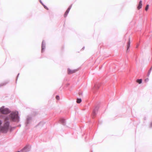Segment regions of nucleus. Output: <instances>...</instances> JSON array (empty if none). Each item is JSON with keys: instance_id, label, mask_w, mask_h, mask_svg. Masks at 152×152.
<instances>
[{"instance_id": "1", "label": "nucleus", "mask_w": 152, "mask_h": 152, "mask_svg": "<svg viewBox=\"0 0 152 152\" xmlns=\"http://www.w3.org/2000/svg\"><path fill=\"white\" fill-rule=\"evenodd\" d=\"M10 118L7 117L5 118L4 124L3 126L0 127V131L4 133H5L7 132L9 127V123L8 121L10 120H12L14 121H18L19 117L18 116V113L16 112L12 113L10 115Z\"/></svg>"}, {"instance_id": "2", "label": "nucleus", "mask_w": 152, "mask_h": 152, "mask_svg": "<svg viewBox=\"0 0 152 152\" xmlns=\"http://www.w3.org/2000/svg\"><path fill=\"white\" fill-rule=\"evenodd\" d=\"M0 112L3 114H7L9 113L10 112L8 109L3 106L0 108Z\"/></svg>"}, {"instance_id": "3", "label": "nucleus", "mask_w": 152, "mask_h": 152, "mask_svg": "<svg viewBox=\"0 0 152 152\" xmlns=\"http://www.w3.org/2000/svg\"><path fill=\"white\" fill-rule=\"evenodd\" d=\"M77 71V70H72L69 69H68L67 72H68V74H72L73 73H75Z\"/></svg>"}, {"instance_id": "4", "label": "nucleus", "mask_w": 152, "mask_h": 152, "mask_svg": "<svg viewBox=\"0 0 152 152\" xmlns=\"http://www.w3.org/2000/svg\"><path fill=\"white\" fill-rule=\"evenodd\" d=\"M142 1H140L139 2V4L137 7V9H138V10H139V9H141L142 8Z\"/></svg>"}, {"instance_id": "5", "label": "nucleus", "mask_w": 152, "mask_h": 152, "mask_svg": "<svg viewBox=\"0 0 152 152\" xmlns=\"http://www.w3.org/2000/svg\"><path fill=\"white\" fill-rule=\"evenodd\" d=\"M71 8V7H69L67 9V10H66V12H65V13H64V17H66V16L68 14V13L69 10H70Z\"/></svg>"}, {"instance_id": "6", "label": "nucleus", "mask_w": 152, "mask_h": 152, "mask_svg": "<svg viewBox=\"0 0 152 152\" xmlns=\"http://www.w3.org/2000/svg\"><path fill=\"white\" fill-rule=\"evenodd\" d=\"M131 43V41H130V39L129 38V39L128 42L127 43V51L128 50V49H129L130 46V44Z\"/></svg>"}, {"instance_id": "7", "label": "nucleus", "mask_w": 152, "mask_h": 152, "mask_svg": "<svg viewBox=\"0 0 152 152\" xmlns=\"http://www.w3.org/2000/svg\"><path fill=\"white\" fill-rule=\"evenodd\" d=\"M97 113V110H94L93 111V115L94 116Z\"/></svg>"}, {"instance_id": "8", "label": "nucleus", "mask_w": 152, "mask_h": 152, "mask_svg": "<svg viewBox=\"0 0 152 152\" xmlns=\"http://www.w3.org/2000/svg\"><path fill=\"white\" fill-rule=\"evenodd\" d=\"M76 102L77 103H80L81 102V100L80 99H77Z\"/></svg>"}, {"instance_id": "9", "label": "nucleus", "mask_w": 152, "mask_h": 152, "mask_svg": "<svg viewBox=\"0 0 152 152\" xmlns=\"http://www.w3.org/2000/svg\"><path fill=\"white\" fill-rule=\"evenodd\" d=\"M137 82L139 84H140L142 83V79H138L137 80Z\"/></svg>"}, {"instance_id": "10", "label": "nucleus", "mask_w": 152, "mask_h": 152, "mask_svg": "<svg viewBox=\"0 0 152 152\" xmlns=\"http://www.w3.org/2000/svg\"><path fill=\"white\" fill-rule=\"evenodd\" d=\"M45 48V47L44 46L42 45V52H43V50Z\"/></svg>"}, {"instance_id": "11", "label": "nucleus", "mask_w": 152, "mask_h": 152, "mask_svg": "<svg viewBox=\"0 0 152 152\" xmlns=\"http://www.w3.org/2000/svg\"><path fill=\"white\" fill-rule=\"evenodd\" d=\"M149 5H147L145 7V10L146 11H147L148 9V7H149Z\"/></svg>"}, {"instance_id": "12", "label": "nucleus", "mask_w": 152, "mask_h": 152, "mask_svg": "<svg viewBox=\"0 0 152 152\" xmlns=\"http://www.w3.org/2000/svg\"><path fill=\"white\" fill-rule=\"evenodd\" d=\"M43 6L45 8V9H46L47 10H48V8L46 6H45V5H44L43 4Z\"/></svg>"}, {"instance_id": "13", "label": "nucleus", "mask_w": 152, "mask_h": 152, "mask_svg": "<svg viewBox=\"0 0 152 152\" xmlns=\"http://www.w3.org/2000/svg\"><path fill=\"white\" fill-rule=\"evenodd\" d=\"M56 98L57 100H59V97L58 96H56Z\"/></svg>"}, {"instance_id": "14", "label": "nucleus", "mask_w": 152, "mask_h": 152, "mask_svg": "<svg viewBox=\"0 0 152 152\" xmlns=\"http://www.w3.org/2000/svg\"><path fill=\"white\" fill-rule=\"evenodd\" d=\"M2 124V121L1 120H0V126Z\"/></svg>"}, {"instance_id": "15", "label": "nucleus", "mask_w": 152, "mask_h": 152, "mask_svg": "<svg viewBox=\"0 0 152 152\" xmlns=\"http://www.w3.org/2000/svg\"><path fill=\"white\" fill-rule=\"evenodd\" d=\"M63 121V122H64V120H62Z\"/></svg>"}]
</instances>
